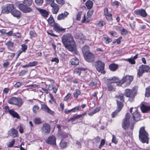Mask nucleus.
Instances as JSON below:
<instances>
[{
	"label": "nucleus",
	"mask_w": 150,
	"mask_h": 150,
	"mask_svg": "<svg viewBox=\"0 0 150 150\" xmlns=\"http://www.w3.org/2000/svg\"><path fill=\"white\" fill-rule=\"evenodd\" d=\"M139 138V139L142 143H148V134L145 130L144 127H142L140 129Z\"/></svg>",
	"instance_id": "1"
},
{
	"label": "nucleus",
	"mask_w": 150,
	"mask_h": 150,
	"mask_svg": "<svg viewBox=\"0 0 150 150\" xmlns=\"http://www.w3.org/2000/svg\"><path fill=\"white\" fill-rule=\"evenodd\" d=\"M137 93V90L133 88L132 89H127L125 90V95L127 97H129V100L131 102L134 100Z\"/></svg>",
	"instance_id": "2"
},
{
	"label": "nucleus",
	"mask_w": 150,
	"mask_h": 150,
	"mask_svg": "<svg viewBox=\"0 0 150 150\" xmlns=\"http://www.w3.org/2000/svg\"><path fill=\"white\" fill-rule=\"evenodd\" d=\"M93 65L95 67L96 70L99 72L103 74L105 73L104 70L105 64L104 62L100 60H98L93 63Z\"/></svg>",
	"instance_id": "3"
},
{
	"label": "nucleus",
	"mask_w": 150,
	"mask_h": 150,
	"mask_svg": "<svg viewBox=\"0 0 150 150\" xmlns=\"http://www.w3.org/2000/svg\"><path fill=\"white\" fill-rule=\"evenodd\" d=\"M64 46L68 51L73 52L74 54H78V52L77 51L76 44L74 40L68 44H65Z\"/></svg>",
	"instance_id": "4"
},
{
	"label": "nucleus",
	"mask_w": 150,
	"mask_h": 150,
	"mask_svg": "<svg viewBox=\"0 0 150 150\" xmlns=\"http://www.w3.org/2000/svg\"><path fill=\"white\" fill-rule=\"evenodd\" d=\"M8 102L10 104L15 105L18 107H21L23 103L21 98L14 97L10 98L8 100Z\"/></svg>",
	"instance_id": "5"
},
{
	"label": "nucleus",
	"mask_w": 150,
	"mask_h": 150,
	"mask_svg": "<svg viewBox=\"0 0 150 150\" xmlns=\"http://www.w3.org/2000/svg\"><path fill=\"white\" fill-rule=\"evenodd\" d=\"M150 69V67L149 66L142 64L139 67L137 72V75L139 77L142 75L144 72H148Z\"/></svg>",
	"instance_id": "6"
},
{
	"label": "nucleus",
	"mask_w": 150,
	"mask_h": 150,
	"mask_svg": "<svg viewBox=\"0 0 150 150\" xmlns=\"http://www.w3.org/2000/svg\"><path fill=\"white\" fill-rule=\"evenodd\" d=\"M14 5L13 4H7L5 5L2 9L1 13L3 14H8L14 9Z\"/></svg>",
	"instance_id": "7"
},
{
	"label": "nucleus",
	"mask_w": 150,
	"mask_h": 150,
	"mask_svg": "<svg viewBox=\"0 0 150 150\" xmlns=\"http://www.w3.org/2000/svg\"><path fill=\"white\" fill-rule=\"evenodd\" d=\"M73 40V37L69 33L64 35L62 37V41L64 45L68 44Z\"/></svg>",
	"instance_id": "8"
},
{
	"label": "nucleus",
	"mask_w": 150,
	"mask_h": 150,
	"mask_svg": "<svg viewBox=\"0 0 150 150\" xmlns=\"http://www.w3.org/2000/svg\"><path fill=\"white\" fill-rule=\"evenodd\" d=\"M130 116V114L129 113H127L126 115L125 118L123 120L122 127L125 130L127 129L129 127Z\"/></svg>",
	"instance_id": "9"
},
{
	"label": "nucleus",
	"mask_w": 150,
	"mask_h": 150,
	"mask_svg": "<svg viewBox=\"0 0 150 150\" xmlns=\"http://www.w3.org/2000/svg\"><path fill=\"white\" fill-rule=\"evenodd\" d=\"M133 79V78L132 76L126 75L121 80H120V83L119 84V86H121L126 81H127V83L128 85H129Z\"/></svg>",
	"instance_id": "10"
},
{
	"label": "nucleus",
	"mask_w": 150,
	"mask_h": 150,
	"mask_svg": "<svg viewBox=\"0 0 150 150\" xmlns=\"http://www.w3.org/2000/svg\"><path fill=\"white\" fill-rule=\"evenodd\" d=\"M40 131L42 133L44 134H48L50 133V125L47 123H44L42 125Z\"/></svg>",
	"instance_id": "11"
},
{
	"label": "nucleus",
	"mask_w": 150,
	"mask_h": 150,
	"mask_svg": "<svg viewBox=\"0 0 150 150\" xmlns=\"http://www.w3.org/2000/svg\"><path fill=\"white\" fill-rule=\"evenodd\" d=\"M24 4H20L19 5L18 7L20 10L24 13H26L32 11V9L30 7H28Z\"/></svg>",
	"instance_id": "12"
},
{
	"label": "nucleus",
	"mask_w": 150,
	"mask_h": 150,
	"mask_svg": "<svg viewBox=\"0 0 150 150\" xmlns=\"http://www.w3.org/2000/svg\"><path fill=\"white\" fill-rule=\"evenodd\" d=\"M48 144L52 145H56V138L53 135L50 136L48 137L45 141Z\"/></svg>",
	"instance_id": "13"
},
{
	"label": "nucleus",
	"mask_w": 150,
	"mask_h": 150,
	"mask_svg": "<svg viewBox=\"0 0 150 150\" xmlns=\"http://www.w3.org/2000/svg\"><path fill=\"white\" fill-rule=\"evenodd\" d=\"M134 13L137 15L143 17H146L147 14L145 10L143 9H138L134 11Z\"/></svg>",
	"instance_id": "14"
},
{
	"label": "nucleus",
	"mask_w": 150,
	"mask_h": 150,
	"mask_svg": "<svg viewBox=\"0 0 150 150\" xmlns=\"http://www.w3.org/2000/svg\"><path fill=\"white\" fill-rule=\"evenodd\" d=\"M85 60L88 62H92L94 59V56L92 53L90 52L84 55Z\"/></svg>",
	"instance_id": "15"
},
{
	"label": "nucleus",
	"mask_w": 150,
	"mask_h": 150,
	"mask_svg": "<svg viewBox=\"0 0 150 150\" xmlns=\"http://www.w3.org/2000/svg\"><path fill=\"white\" fill-rule=\"evenodd\" d=\"M132 115L133 120L136 121L139 120L141 119V115L137 109L135 111L132 113Z\"/></svg>",
	"instance_id": "16"
},
{
	"label": "nucleus",
	"mask_w": 150,
	"mask_h": 150,
	"mask_svg": "<svg viewBox=\"0 0 150 150\" xmlns=\"http://www.w3.org/2000/svg\"><path fill=\"white\" fill-rule=\"evenodd\" d=\"M41 109L45 112L52 115H53L54 114V112L51 110L46 105H43L42 106Z\"/></svg>",
	"instance_id": "17"
},
{
	"label": "nucleus",
	"mask_w": 150,
	"mask_h": 150,
	"mask_svg": "<svg viewBox=\"0 0 150 150\" xmlns=\"http://www.w3.org/2000/svg\"><path fill=\"white\" fill-rule=\"evenodd\" d=\"M50 5L51 6L52 8V13L53 14H57L59 9L58 5L54 3L51 4Z\"/></svg>",
	"instance_id": "18"
},
{
	"label": "nucleus",
	"mask_w": 150,
	"mask_h": 150,
	"mask_svg": "<svg viewBox=\"0 0 150 150\" xmlns=\"http://www.w3.org/2000/svg\"><path fill=\"white\" fill-rule=\"evenodd\" d=\"M69 14V13L65 11L64 13H62L58 15L57 18V19L58 20L64 19L67 17Z\"/></svg>",
	"instance_id": "19"
},
{
	"label": "nucleus",
	"mask_w": 150,
	"mask_h": 150,
	"mask_svg": "<svg viewBox=\"0 0 150 150\" xmlns=\"http://www.w3.org/2000/svg\"><path fill=\"white\" fill-rule=\"evenodd\" d=\"M11 13L13 16L16 17L18 19L19 18L21 17V14L20 12L17 10L13 9L11 11Z\"/></svg>",
	"instance_id": "20"
},
{
	"label": "nucleus",
	"mask_w": 150,
	"mask_h": 150,
	"mask_svg": "<svg viewBox=\"0 0 150 150\" xmlns=\"http://www.w3.org/2000/svg\"><path fill=\"white\" fill-rule=\"evenodd\" d=\"M108 81L109 83H116L117 85L119 86V84L120 83V79L114 76L111 79H109Z\"/></svg>",
	"instance_id": "21"
},
{
	"label": "nucleus",
	"mask_w": 150,
	"mask_h": 150,
	"mask_svg": "<svg viewBox=\"0 0 150 150\" xmlns=\"http://www.w3.org/2000/svg\"><path fill=\"white\" fill-rule=\"evenodd\" d=\"M53 27L54 30L59 33L64 31L65 30V29L63 28L57 23H56Z\"/></svg>",
	"instance_id": "22"
},
{
	"label": "nucleus",
	"mask_w": 150,
	"mask_h": 150,
	"mask_svg": "<svg viewBox=\"0 0 150 150\" xmlns=\"http://www.w3.org/2000/svg\"><path fill=\"white\" fill-rule=\"evenodd\" d=\"M8 135L12 136V137H15L17 136L18 132L14 128L11 129L8 131Z\"/></svg>",
	"instance_id": "23"
},
{
	"label": "nucleus",
	"mask_w": 150,
	"mask_h": 150,
	"mask_svg": "<svg viewBox=\"0 0 150 150\" xmlns=\"http://www.w3.org/2000/svg\"><path fill=\"white\" fill-rule=\"evenodd\" d=\"M9 114L14 117H16L17 119H19L20 118V116L18 113L14 111L13 110H11L10 111Z\"/></svg>",
	"instance_id": "24"
},
{
	"label": "nucleus",
	"mask_w": 150,
	"mask_h": 150,
	"mask_svg": "<svg viewBox=\"0 0 150 150\" xmlns=\"http://www.w3.org/2000/svg\"><path fill=\"white\" fill-rule=\"evenodd\" d=\"M118 65L114 63L111 64L109 66V69L112 71H115L118 69Z\"/></svg>",
	"instance_id": "25"
},
{
	"label": "nucleus",
	"mask_w": 150,
	"mask_h": 150,
	"mask_svg": "<svg viewBox=\"0 0 150 150\" xmlns=\"http://www.w3.org/2000/svg\"><path fill=\"white\" fill-rule=\"evenodd\" d=\"M116 102L117 105V108L116 109L117 112H119L121 110L124 105L122 102L119 101L117 100H116Z\"/></svg>",
	"instance_id": "26"
},
{
	"label": "nucleus",
	"mask_w": 150,
	"mask_h": 150,
	"mask_svg": "<svg viewBox=\"0 0 150 150\" xmlns=\"http://www.w3.org/2000/svg\"><path fill=\"white\" fill-rule=\"evenodd\" d=\"M38 11L40 12L42 16L45 18H47V17L48 13L46 10L39 8L38 9Z\"/></svg>",
	"instance_id": "27"
},
{
	"label": "nucleus",
	"mask_w": 150,
	"mask_h": 150,
	"mask_svg": "<svg viewBox=\"0 0 150 150\" xmlns=\"http://www.w3.org/2000/svg\"><path fill=\"white\" fill-rule=\"evenodd\" d=\"M140 109L143 112H146L147 111L150 110V106H146L144 105H142L140 106Z\"/></svg>",
	"instance_id": "28"
},
{
	"label": "nucleus",
	"mask_w": 150,
	"mask_h": 150,
	"mask_svg": "<svg viewBox=\"0 0 150 150\" xmlns=\"http://www.w3.org/2000/svg\"><path fill=\"white\" fill-rule=\"evenodd\" d=\"M82 50L83 55L86 54H87L90 52L89 50V47L87 45H85L82 48Z\"/></svg>",
	"instance_id": "29"
},
{
	"label": "nucleus",
	"mask_w": 150,
	"mask_h": 150,
	"mask_svg": "<svg viewBox=\"0 0 150 150\" xmlns=\"http://www.w3.org/2000/svg\"><path fill=\"white\" fill-rule=\"evenodd\" d=\"M49 24L52 27H53L55 24L54 19L52 16H50V17L47 20Z\"/></svg>",
	"instance_id": "30"
},
{
	"label": "nucleus",
	"mask_w": 150,
	"mask_h": 150,
	"mask_svg": "<svg viewBox=\"0 0 150 150\" xmlns=\"http://www.w3.org/2000/svg\"><path fill=\"white\" fill-rule=\"evenodd\" d=\"M70 62L72 65H77L79 64V60L76 58H74L71 59V60Z\"/></svg>",
	"instance_id": "31"
},
{
	"label": "nucleus",
	"mask_w": 150,
	"mask_h": 150,
	"mask_svg": "<svg viewBox=\"0 0 150 150\" xmlns=\"http://www.w3.org/2000/svg\"><path fill=\"white\" fill-rule=\"evenodd\" d=\"M93 3V2L90 0L87 1L86 3V5L88 9H90L92 7Z\"/></svg>",
	"instance_id": "32"
},
{
	"label": "nucleus",
	"mask_w": 150,
	"mask_h": 150,
	"mask_svg": "<svg viewBox=\"0 0 150 150\" xmlns=\"http://www.w3.org/2000/svg\"><path fill=\"white\" fill-rule=\"evenodd\" d=\"M80 94L81 91L80 90L78 89H76L75 92L73 94L74 98L75 99H76L78 98V96Z\"/></svg>",
	"instance_id": "33"
},
{
	"label": "nucleus",
	"mask_w": 150,
	"mask_h": 150,
	"mask_svg": "<svg viewBox=\"0 0 150 150\" xmlns=\"http://www.w3.org/2000/svg\"><path fill=\"white\" fill-rule=\"evenodd\" d=\"M67 142L63 140H61L60 144V147L61 149H63L67 147Z\"/></svg>",
	"instance_id": "34"
},
{
	"label": "nucleus",
	"mask_w": 150,
	"mask_h": 150,
	"mask_svg": "<svg viewBox=\"0 0 150 150\" xmlns=\"http://www.w3.org/2000/svg\"><path fill=\"white\" fill-rule=\"evenodd\" d=\"M5 45L7 46L8 48L9 49L10 48L13 47L14 43L9 41L6 42Z\"/></svg>",
	"instance_id": "35"
},
{
	"label": "nucleus",
	"mask_w": 150,
	"mask_h": 150,
	"mask_svg": "<svg viewBox=\"0 0 150 150\" xmlns=\"http://www.w3.org/2000/svg\"><path fill=\"white\" fill-rule=\"evenodd\" d=\"M82 70H83L84 69L82 68L78 67L74 70V73L78 74L79 75H80L81 74V71Z\"/></svg>",
	"instance_id": "36"
},
{
	"label": "nucleus",
	"mask_w": 150,
	"mask_h": 150,
	"mask_svg": "<svg viewBox=\"0 0 150 150\" xmlns=\"http://www.w3.org/2000/svg\"><path fill=\"white\" fill-rule=\"evenodd\" d=\"M32 4V0H24L23 4L25 6H30Z\"/></svg>",
	"instance_id": "37"
},
{
	"label": "nucleus",
	"mask_w": 150,
	"mask_h": 150,
	"mask_svg": "<svg viewBox=\"0 0 150 150\" xmlns=\"http://www.w3.org/2000/svg\"><path fill=\"white\" fill-rule=\"evenodd\" d=\"M118 28L119 30L121 31V34L123 35H125L127 33V30L122 27H119Z\"/></svg>",
	"instance_id": "38"
},
{
	"label": "nucleus",
	"mask_w": 150,
	"mask_h": 150,
	"mask_svg": "<svg viewBox=\"0 0 150 150\" xmlns=\"http://www.w3.org/2000/svg\"><path fill=\"white\" fill-rule=\"evenodd\" d=\"M96 24L99 27H102L105 25V22L103 21H98L96 22Z\"/></svg>",
	"instance_id": "39"
},
{
	"label": "nucleus",
	"mask_w": 150,
	"mask_h": 150,
	"mask_svg": "<svg viewBox=\"0 0 150 150\" xmlns=\"http://www.w3.org/2000/svg\"><path fill=\"white\" fill-rule=\"evenodd\" d=\"M145 96L147 97L150 96V86L146 88Z\"/></svg>",
	"instance_id": "40"
},
{
	"label": "nucleus",
	"mask_w": 150,
	"mask_h": 150,
	"mask_svg": "<svg viewBox=\"0 0 150 150\" xmlns=\"http://www.w3.org/2000/svg\"><path fill=\"white\" fill-rule=\"evenodd\" d=\"M116 97L117 98L119 99L120 100L122 101L121 102H124V95L123 94H120L118 96H116Z\"/></svg>",
	"instance_id": "41"
},
{
	"label": "nucleus",
	"mask_w": 150,
	"mask_h": 150,
	"mask_svg": "<svg viewBox=\"0 0 150 150\" xmlns=\"http://www.w3.org/2000/svg\"><path fill=\"white\" fill-rule=\"evenodd\" d=\"M39 107L37 105H34L32 108L33 112L34 113H36L39 111Z\"/></svg>",
	"instance_id": "42"
},
{
	"label": "nucleus",
	"mask_w": 150,
	"mask_h": 150,
	"mask_svg": "<svg viewBox=\"0 0 150 150\" xmlns=\"http://www.w3.org/2000/svg\"><path fill=\"white\" fill-rule=\"evenodd\" d=\"M34 121L35 124H40L42 123L41 119L39 118H35L34 120Z\"/></svg>",
	"instance_id": "43"
},
{
	"label": "nucleus",
	"mask_w": 150,
	"mask_h": 150,
	"mask_svg": "<svg viewBox=\"0 0 150 150\" xmlns=\"http://www.w3.org/2000/svg\"><path fill=\"white\" fill-rule=\"evenodd\" d=\"M80 106H76L72 109V112H74L78 111L81 109Z\"/></svg>",
	"instance_id": "44"
},
{
	"label": "nucleus",
	"mask_w": 150,
	"mask_h": 150,
	"mask_svg": "<svg viewBox=\"0 0 150 150\" xmlns=\"http://www.w3.org/2000/svg\"><path fill=\"white\" fill-rule=\"evenodd\" d=\"M9 107L8 106H6L3 108V110L6 113H9L11 110L9 109Z\"/></svg>",
	"instance_id": "45"
},
{
	"label": "nucleus",
	"mask_w": 150,
	"mask_h": 150,
	"mask_svg": "<svg viewBox=\"0 0 150 150\" xmlns=\"http://www.w3.org/2000/svg\"><path fill=\"white\" fill-rule=\"evenodd\" d=\"M108 90L109 91H115L113 86L111 84H108L107 86Z\"/></svg>",
	"instance_id": "46"
},
{
	"label": "nucleus",
	"mask_w": 150,
	"mask_h": 150,
	"mask_svg": "<svg viewBox=\"0 0 150 150\" xmlns=\"http://www.w3.org/2000/svg\"><path fill=\"white\" fill-rule=\"evenodd\" d=\"M28 72V71L25 70H22L19 73V75L20 76H23L26 74Z\"/></svg>",
	"instance_id": "47"
},
{
	"label": "nucleus",
	"mask_w": 150,
	"mask_h": 150,
	"mask_svg": "<svg viewBox=\"0 0 150 150\" xmlns=\"http://www.w3.org/2000/svg\"><path fill=\"white\" fill-rule=\"evenodd\" d=\"M120 4V3L117 1H115L111 3L112 6H119Z\"/></svg>",
	"instance_id": "48"
},
{
	"label": "nucleus",
	"mask_w": 150,
	"mask_h": 150,
	"mask_svg": "<svg viewBox=\"0 0 150 150\" xmlns=\"http://www.w3.org/2000/svg\"><path fill=\"white\" fill-rule=\"evenodd\" d=\"M105 16V17L106 18L108 21H111L112 20V14H109V15Z\"/></svg>",
	"instance_id": "49"
},
{
	"label": "nucleus",
	"mask_w": 150,
	"mask_h": 150,
	"mask_svg": "<svg viewBox=\"0 0 150 150\" xmlns=\"http://www.w3.org/2000/svg\"><path fill=\"white\" fill-rule=\"evenodd\" d=\"M38 64V62L34 61L32 62H30L29 63V67H33L36 65Z\"/></svg>",
	"instance_id": "50"
},
{
	"label": "nucleus",
	"mask_w": 150,
	"mask_h": 150,
	"mask_svg": "<svg viewBox=\"0 0 150 150\" xmlns=\"http://www.w3.org/2000/svg\"><path fill=\"white\" fill-rule=\"evenodd\" d=\"M9 62L7 61H6L3 64V66L4 68H6L9 65Z\"/></svg>",
	"instance_id": "51"
},
{
	"label": "nucleus",
	"mask_w": 150,
	"mask_h": 150,
	"mask_svg": "<svg viewBox=\"0 0 150 150\" xmlns=\"http://www.w3.org/2000/svg\"><path fill=\"white\" fill-rule=\"evenodd\" d=\"M35 2L37 5H41L43 3V0H35Z\"/></svg>",
	"instance_id": "52"
},
{
	"label": "nucleus",
	"mask_w": 150,
	"mask_h": 150,
	"mask_svg": "<svg viewBox=\"0 0 150 150\" xmlns=\"http://www.w3.org/2000/svg\"><path fill=\"white\" fill-rule=\"evenodd\" d=\"M15 142V141L14 139H12L11 141L9 142L8 146L10 147H12L13 146Z\"/></svg>",
	"instance_id": "53"
},
{
	"label": "nucleus",
	"mask_w": 150,
	"mask_h": 150,
	"mask_svg": "<svg viewBox=\"0 0 150 150\" xmlns=\"http://www.w3.org/2000/svg\"><path fill=\"white\" fill-rule=\"evenodd\" d=\"M128 61L131 64H134L135 63V62L134 60L132 58V57L128 59Z\"/></svg>",
	"instance_id": "54"
},
{
	"label": "nucleus",
	"mask_w": 150,
	"mask_h": 150,
	"mask_svg": "<svg viewBox=\"0 0 150 150\" xmlns=\"http://www.w3.org/2000/svg\"><path fill=\"white\" fill-rule=\"evenodd\" d=\"M82 14V12L80 11L78 13L77 15L76 20L78 21H80V20L81 16Z\"/></svg>",
	"instance_id": "55"
},
{
	"label": "nucleus",
	"mask_w": 150,
	"mask_h": 150,
	"mask_svg": "<svg viewBox=\"0 0 150 150\" xmlns=\"http://www.w3.org/2000/svg\"><path fill=\"white\" fill-rule=\"evenodd\" d=\"M104 14L105 16L109 15V14H111L108 13V9L107 8H104Z\"/></svg>",
	"instance_id": "56"
},
{
	"label": "nucleus",
	"mask_w": 150,
	"mask_h": 150,
	"mask_svg": "<svg viewBox=\"0 0 150 150\" xmlns=\"http://www.w3.org/2000/svg\"><path fill=\"white\" fill-rule=\"evenodd\" d=\"M112 142L116 144L117 143V141L116 139L115 136L114 135H112Z\"/></svg>",
	"instance_id": "57"
},
{
	"label": "nucleus",
	"mask_w": 150,
	"mask_h": 150,
	"mask_svg": "<svg viewBox=\"0 0 150 150\" xmlns=\"http://www.w3.org/2000/svg\"><path fill=\"white\" fill-rule=\"evenodd\" d=\"M21 50L22 52H25V50L27 49V46L25 44H22L21 45Z\"/></svg>",
	"instance_id": "58"
},
{
	"label": "nucleus",
	"mask_w": 150,
	"mask_h": 150,
	"mask_svg": "<svg viewBox=\"0 0 150 150\" xmlns=\"http://www.w3.org/2000/svg\"><path fill=\"white\" fill-rule=\"evenodd\" d=\"M105 144V140L102 139L101 141L100 144L99 146V148L101 149V148Z\"/></svg>",
	"instance_id": "59"
},
{
	"label": "nucleus",
	"mask_w": 150,
	"mask_h": 150,
	"mask_svg": "<svg viewBox=\"0 0 150 150\" xmlns=\"http://www.w3.org/2000/svg\"><path fill=\"white\" fill-rule=\"evenodd\" d=\"M93 12L94 11L93 10L88 11L87 13V16H88V17H90L92 15Z\"/></svg>",
	"instance_id": "60"
},
{
	"label": "nucleus",
	"mask_w": 150,
	"mask_h": 150,
	"mask_svg": "<svg viewBox=\"0 0 150 150\" xmlns=\"http://www.w3.org/2000/svg\"><path fill=\"white\" fill-rule=\"evenodd\" d=\"M30 34L31 37H35L36 35V34L35 32L32 30L30 31Z\"/></svg>",
	"instance_id": "61"
},
{
	"label": "nucleus",
	"mask_w": 150,
	"mask_h": 150,
	"mask_svg": "<svg viewBox=\"0 0 150 150\" xmlns=\"http://www.w3.org/2000/svg\"><path fill=\"white\" fill-rule=\"evenodd\" d=\"M47 4H51L54 3V0H45Z\"/></svg>",
	"instance_id": "62"
},
{
	"label": "nucleus",
	"mask_w": 150,
	"mask_h": 150,
	"mask_svg": "<svg viewBox=\"0 0 150 150\" xmlns=\"http://www.w3.org/2000/svg\"><path fill=\"white\" fill-rule=\"evenodd\" d=\"M57 2L59 4L63 5L64 4V1L63 0H56Z\"/></svg>",
	"instance_id": "63"
},
{
	"label": "nucleus",
	"mask_w": 150,
	"mask_h": 150,
	"mask_svg": "<svg viewBox=\"0 0 150 150\" xmlns=\"http://www.w3.org/2000/svg\"><path fill=\"white\" fill-rule=\"evenodd\" d=\"M100 137L98 136H97L94 139V140L95 143H97L99 142L100 140Z\"/></svg>",
	"instance_id": "64"
}]
</instances>
